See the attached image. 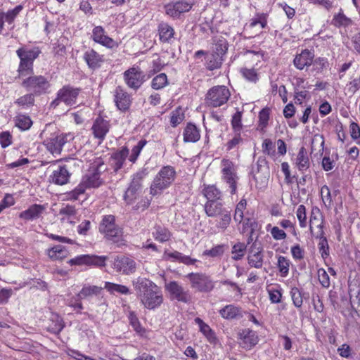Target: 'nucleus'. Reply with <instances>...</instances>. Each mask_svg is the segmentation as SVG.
Instances as JSON below:
<instances>
[{
  "instance_id": "f257e3e1",
  "label": "nucleus",
  "mask_w": 360,
  "mask_h": 360,
  "mask_svg": "<svg viewBox=\"0 0 360 360\" xmlns=\"http://www.w3.org/2000/svg\"><path fill=\"white\" fill-rule=\"evenodd\" d=\"M136 296L143 307L150 310L158 308L163 302V295L160 287L153 281L142 277L133 281Z\"/></svg>"
},
{
  "instance_id": "f03ea898",
  "label": "nucleus",
  "mask_w": 360,
  "mask_h": 360,
  "mask_svg": "<svg viewBox=\"0 0 360 360\" xmlns=\"http://www.w3.org/2000/svg\"><path fill=\"white\" fill-rule=\"evenodd\" d=\"M106 170L104 161L101 158H96L90 163L89 169L83 176L80 184L86 189L90 188H98L103 184V181L101 178V174Z\"/></svg>"
},
{
  "instance_id": "7ed1b4c3",
  "label": "nucleus",
  "mask_w": 360,
  "mask_h": 360,
  "mask_svg": "<svg viewBox=\"0 0 360 360\" xmlns=\"http://www.w3.org/2000/svg\"><path fill=\"white\" fill-rule=\"evenodd\" d=\"M176 171L172 166H164L154 178L150 187V193L153 195L160 194L170 186L174 181Z\"/></svg>"
},
{
  "instance_id": "20e7f679",
  "label": "nucleus",
  "mask_w": 360,
  "mask_h": 360,
  "mask_svg": "<svg viewBox=\"0 0 360 360\" xmlns=\"http://www.w3.org/2000/svg\"><path fill=\"white\" fill-rule=\"evenodd\" d=\"M40 53L39 48L32 49L20 48L16 51V53L20 59L18 70L20 77H27L33 73V62Z\"/></svg>"
},
{
  "instance_id": "39448f33",
  "label": "nucleus",
  "mask_w": 360,
  "mask_h": 360,
  "mask_svg": "<svg viewBox=\"0 0 360 360\" xmlns=\"http://www.w3.org/2000/svg\"><path fill=\"white\" fill-rule=\"evenodd\" d=\"M26 78L23 79L21 85L27 91H30L36 96H41L47 92L50 88L49 81L42 75H34L30 74Z\"/></svg>"
},
{
  "instance_id": "423d86ee",
  "label": "nucleus",
  "mask_w": 360,
  "mask_h": 360,
  "mask_svg": "<svg viewBox=\"0 0 360 360\" xmlns=\"http://www.w3.org/2000/svg\"><path fill=\"white\" fill-rule=\"evenodd\" d=\"M81 92V89L74 87L70 84L63 86L60 89L56 98L51 103V108H56L60 103H63L68 106L77 104V99Z\"/></svg>"
},
{
  "instance_id": "0eeeda50",
  "label": "nucleus",
  "mask_w": 360,
  "mask_h": 360,
  "mask_svg": "<svg viewBox=\"0 0 360 360\" xmlns=\"http://www.w3.org/2000/svg\"><path fill=\"white\" fill-rule=\"evenodd\" d=\"M191 288L200 292H210L214 288V282L210 276L203 273H190L186 276Z\"/></svg>"
},
{
  "instance_id": "6e6552de",
  "label": "nucleus",
  "mask_w": 360,
  "mask_h": 360,
  "mask_svg": "<svg viewBox=\"0 0 360 360\" xmlns=\"http://www.w3.org/2000/svg\"><path fill=\"white\" fill-rule=\"evenodd\" d=\"M147 174V169H143L133 175L131 182L124 195V200L127 204H132L137 199L139 191L141 190V182Z\"/></svg>"
},
{
  "instance_id": "1a4fd4ad",
  "label": "nucleus",
  "mask_w": 360,
  "mask_h": 360,
  "mask_svg": "<svg viewBox=\"0 0 360 360\" xmlns=\"http://www.w3.org/2000/svg\"><path fill=\"white\" fill-rule=\"evenodd\" d=\"M229 97L230 92L226 86H217L208 91L205 100L209 106L217 108L226 103Z\"/></svg>"
},
{
  "instance_id": "9d476101",
  "label": "nucleus",
  "mask_w": 360,
  "mask_h": 360,
  "mask_svg": "<svg viewBox=\"0 0 360 360\" xmlns=\"http://www.w3.org/2000/svg\"><path fill=\"white\" fill-rule=\"evenodd\" d=\"M221 179L226 184H229L231 194H235L237 190L238 176H237L234 165L230 160L223 159L221 160Z\"/></svg>"
},
{
  "instance_id": "9b49d317",
  "label": "nucleus",
  "mask_w": 360,
  "mask_h": 360,
  "mask_svg": "<svg viewBox=\"0 0 360 360\" xmlns=\"http://www.w3.org/2000/svg\"><path fill=\"white\" fill-rule=\"evenodd\" d=\"M124 80L127 86L138 90L146 81V75L138 67H132L124 72Z\"/></svg>"
},
{
  "instance_id": "f8f14e48",
  "label": "nucleus",
  "mask_w": 360,
  "mask_h": 360,
  "mask_svg": "<svg viewBox=\"0 0 360 360\" xmlns=\"http://www.w3.org/2000/svg\"><path fill=\"white\" fill-rule=\"evenodd\" d=\"M193 6V2L191 0H179L166 4L165 11L171 18L179 19L183 13L188 12Z\"/></svg>"
},
{
  "instance_id": "ddd939ff",
  "label": "nucleus",
  "mask_w": 360,
  "mask_h": 360,
  "mask_svg": "<svg viewBox=\"0 0 360 360\" xmlns=\"http://www.w3.org/2000/svg\"><path fill=\"white\" fill-rule=\"evenodd\" d=\"M99 231L104 233L108 239L113 240L121 235V230L115 224V217L113 215L103 217L100 225Z\"/></svg>"
},
{
  "instance_id": "4468645a",
  "label": "nucleus",
  "mask_w": 360,
  "mask_h": 360,
  "mask_svg": "<svg viewBox=\"0 0 360 360\" xmlns=\"http://www.w3.org/2000/svg\"><path fill=\"white\" fill-rule=\"evenodd\" d=\"M251 174L256 184H266L269 177V169L266 158L259 156L255 165L252 166Z\"/></svg>"
},
{
  "instance_id": "2eb2a0df",
  "label": "nucleus",
  "mask_w": 360,
  "mask_h": 360,
  "mask_svg": "<svg viewBox=\"0 0 360 360\" xmlns=\"http://www.w3.org/2000/svg\"><path fill=\"white\" fill-rule=\"evenodd\" d=\"M165 289L170 295L172 300H177L183 303H188L191 300L189 291L186 290L176 281H170L165 285Z\"/></svg>"
},
{
  "instance_id": "dca6fc26",
  "label": "nucleus",
  "mask_w": 360,
  "mask_h": 360,
  "mask_svg": "<svg viewBox=\"0 0 360 360\" xmlns=\"http://www.w3.org/2000/svg\"><path fill=\"white\" fill-rule=\"evenodd\" d=\"M72 137L70 134L52 135L44 141L46 149L52 154L60 155L63 146Z\"/></svg>"
},
{
  "instance_id": "f3484780",
  "label": "nucleus",
  "mask_w": 360,
  "mask_h": 360,
  "mask_svg": "<svg viewBox=\"0 0 360 360\" xmlns=\"http://www.w3.org/2000/svg\"><path fill=\"white\" fill-rule=\"evenodd\" d=\"M113 269L119 273L129 275L135 272L136 262L125 256H117L112 263Z\"/></svg>"
},
{
  "instance_id": "a211bd4d",
  "label": "nucleus",
  "mask_w": 360,
  "mask_h": 360,
  "mask_svg": "<svg viewBox=\"0 0 360 360\" xmlns=\"http://www.w3.org/2000/svg\"><path fill=\"white\" fill-rule=\"evenodd\" d=\"M114 100L117 108L122 112H127L129 110L132 99L122 86H118L115 90Z\"/></svg>"
},
{
  "instance_id": "6ab92c4d",
  "label": "nucleus",
  "mask_w": 360,
  "mask_h": 360,
  "mask_svg": "<svg viewBox=\"0 0 360 360\" xmlns=\"http://www.w3.org/2000/svg\"><path fill=\"white\" fill-rule=\"evenodd\" d=\"M314 53L309 49H304L300 53L297 54L293 60L294 65L297 69L302 70L304 68H309L313 63Z\"/></svg>"
},
{
  "instance_id": "aec40b11",
  "label": "nucleus",
  "mask_w": 360,
  "mask_h": 360,
  "mask_svg": "<svg viewBox=\"0 0 360 360\" xmlns=\"http://www.w3.org/2000/svg\"><path fill=\"white\" fill-rule=\"evenodd\" d=\"M240 345L245 349H250L258 342V338L255 332L250 329H244L239 333Z\"/></svg>"
},
{
  "instance_id": "412c9836",
  "label": "nucleus",
  "mask_w": 360,
  "mask_h": 360,
  "mask_svg": "<svg viewBox=\"0 0 360 360\" xmlns=\"http://www.w3.org/2000/svg\"><path fill=\"white\" fill-rule=\"evenodd\" d=\"M109 122L101 117H98L92 126V131L95 138L103 141L109 131Z\"/></svg>"
},
{
  "instance_id": "4be33fe9",
  "label": "nucleus",
  "mask_w": 360,
  "mask_h": 360,
  "mask_svg": "<svg viewBox=\"0 0 360 360\" xmlns=\"http://www.w3.org/2000/svg\"><path fill=\"white\" fill-rule=\"evenodd\" d=\"M92 38L94 41L108 48H112L115 44L112 38L105 34L104 29L101 26H96L94 28Z\"/></svg>"
},
{
  "instance_id": "5701e85b",
  "label": "nucleus",
  "mask_w": 360,
  "mask_h": 360,
  "mask_svg": "<svg viewBox=\"0 0 360 360\" xmlns=\"http://www.w3.org/2000/svg\"><path fill=\"white\" fill-rule=\"evenodd\" d=\"M46 207L44 205L34 204L20 213L19 217L26 221H32L41 217Z\"/></svg>"
},
{
  "instance_id": "b1692460",
  "label": "nucleus",
  "mask_w": 360,
  "mask_h": 360,
  "mask_svg": "<svg viewBox=\"0 0 360 360\" xmlns=\"http://www.w3.org/2000/svg\"><path fill=\"white\" fill-rule=\"evenodd\" d=\"M70 174L68 169V165L59 166L50 176L51 181L57 185H64L68 182Z\"/></svg>"
},
{
  "instance_id": "393cba45",
  "label": "nucleus",
  "mask_w": 360,
  "mask_h": 360,
  "mask_svg": "<svg viewBox=\"0 0 360 360\" xmlns=\"http://www.w3.org/2000/svg\"><path fill=\"white\" fill-rule=\"evenodd\" d=\"M129 149L127 147H122L120 150H117L111 155V165L115 172H117L122 167L126 158L129 155Z\"/></svg>"
},
{
  "instance_id": "a878e982",
  "label": "nucleus",
  "mask_w": 360,
  "mask_h": 360,
  "mask_svg": "<svg viewBox=\"0 0 360 360\" xmlns=\"http://www.w3.org/2000/svg\"><path fill=\"white\" fill-rule=\"evenodd\" d=\"M206 214L210 217H216L219 216L225 210L223 204L219 200L207 201L204 206Z\"/></svg>"
},
{
  "instance_id": "bb28decb",
  "label": "nucleus",
  "mask_w": 360,
  "mask_h": 360,
  "mask_svg": "<svg viewBox=\"0 0 360 360\" xmlns=\"http://www.w3.org/2000/svg\"><path fill=\"white\" fill-rule=\"evenodd\" d=\"M84 59L89 68L95 70L98 68L103 61V56L94 49L86 51L84 54Z\"/></svg>"
},
{
  "instance_id": "cd10ccee",
  "label": "nucleus",
  "mask_w": 360,
  "mask_h": 360,
  "mask_svg": "<svg viewBox=\"0 0 360 360\" xmlns=\"http://www.w3.org/2000/svg\"><path fill=\"white\" fill-rule=\"evenodd\" d=\"M219 314L225 319H236L243 317L240 307L233 304H228L219 310Z\"/></svg>"
},
{
  "instance_id": "c85d7f7f",
  "label": "nucleus",
  "mask_w": 360,
  "mask_h": 360,
  "mask_svg": "<svg viewBox=\"0 0 360 360\" xmlns=\"http://www.w3.org/2000/svg\"><path fill=\"white\" fill-rule=\"evenodd\" d=\"M158 30L159 32L160 40L163 43H169L175 33L173 27L164 22H162L158 25Z\"/></svg>"
},
{
  "instance_id": "c756f323",
  "label": "nucleus",
  "mask_w": 360,
  "mask_h": 360,
  "mask_svg": "<svg viewBox=\"0 0 360 360\" xmlns=\"http://www.w3.org/2000/svg\"><path fill=\"white\" fill-rule=\"evenodd\" d=\"M103 290L102 287L97 285H84L77 297L82 300H89L93 296L99 295Z\"/></svg>"
},
{
  "instance_id": "7c9ffc66",
  "label": "nucleus",
  "mask_w": 360,
  "mask_h": 360,
  "mask_svg": "<svg viewBox=\"0 0 360 360\" xmlns=\"http://www.w3.org/2000/svg\"><path fill=\"white\" fill-rule=\"evenodd\" d=\"M353 23L352 20L347 17L343 12L342 8H340L338 13L334 14L331 24L335 27H347Z\"/></svg>"
},
{
  "instance_id": "2f4dec72",
  "label": "nucleus",
  "mask_w": 360,
  "mask_h": 360,
  "mask_svg": "<svg viewBox=\"0 0 360 360\" xmlns=\"http://www.w3.org/2000/svg\"><path fill=\"white\" fill-rule=\"evenodd\" d=\"M200 138V131L195 124L189 123L184 131V141L185 142L198 141Z\"/></svg>"
},
{
  "instance_id": "473e14b6",
  "label": "nucleus",
  "mask_w": 360,
  "mask_h": 360,
  "mask_svg": "<svg viewBox=\"0 0 360 360\" xmlns=\"http://www.w3.org/2000/svg\"><path fill=\"white\" fill-rule=\"evenodd\" d=\"M47 255L51 260H62L68 255V251L63 245H55L47 250Z\"/></svg>"
},
{
  "instance_id": "72a5a7b5",
  "label": "nucleus",
  "mask_w": 360,
  "mask_h": 360,
  "mask_svg": "<svg viewBox=\"0 0 360 360\" xmlns=\"http://www.w3.org/2000/svg\"><path fill=\"white\" fill-rule=\"evenodd\" d=\"M295 164L298 169L301 172L306 171L309 167V160L304 147L300 148L296 158Z\"/></svg>"
},
{
  "instance_id": "f704fd0d",
  "label": "nucleus",
  "mask_w": 360,
  "mask_h": 360,
  "mask_svg": "<svg viewBox=\"0 0 360 360\" xmlns=\"http://www.w3.org/2000/svg\"><path fill=\"white\" fill-rule=\"evenodd\" d=\"M103 288L107 290L111 295H115L116 293L120 295L131 294V291L127 286L111 282H105Z\"/></svg>"
},
{
  "instance_id": "c9c22d12",
  "label": "nucleus",
  "mask_w": 360,
  "mask_h": 360,
  "mask_svg": "<svg viewBox=\"0 0 360 360\" xmlns=\"http://www.w3.org/2000/svg\"><path fill=\"white\" fill-rule=\"evenodd\" d=\"M213 41L214 46L212 51L224 57L228 50V42L226 39L222 36H217L213 38Z\"/></svg>"
},
{
  "instance_id": "e433bc0d",
  "label": "nucleus",
  "mask_w": 360,
  "mask_h": 360,
  "mask_svg": "<svg viewBox=\"0 0 360 360\" xmlns=\"http://www.w3.org/2000/svg\"><path fill=\"white\" fill-rule=\"evenodd\" d=\"M15 126L21 131L28 130L33 122L29 115L19 114L14 117Z\"/></svg>"
},
{
  "instance_id": "4c0bfd02",
  "label": "nucleus",
  "mask_w": 360,
  "mask_h": 360,
  "mask_svg": "<svg viewBox=\"0 0 360 360\" xmlns=\"http://www.w3.org/2000/svg\"><path fill=\"white\" fill-rule=\"evenodd\" d=\"M204 196L210 200H220L221 198V191L216 187L214 185H208L205 186L202 190Z\"/></svg>"
},
{
  "instance_id": "58836bf2",
  "label": "nucleus",
  "mask_w": 360,
  "mask_h": 360,
  "mask_svg": "<svg viewBox=\"0 0 360 360\" xmlns=\"http://www.w3.org/2000/svg\"><path fill=\"white\" fill-rule=\"evenodd\" d=\"M155 239L160 243L168 241L171 238L170 231L165 227L156 226L155 231L153 232Z\"/></svg>"
},
{
  "instance_id": "ea45409f",
  "label": "nucleus",
  "mask_w": 360,
  "mask_h": 360,
  "mask_svg": "<svg viewBox=\"0 0 360 360\" xmlns=\"http://www.w3.org/2000/svg\"><path fill=\"white\" fill-rule=\"evenodd\" d=\"M36 96L32 94V93L27 94L19 97L15 101V103L22 108L27 109L30 108L34 105L35 99L34 97Z\"/></svg>"
},
{
  "instance_id": "a19ab883",
  "label": "nucleus",
  "mask_w": 360,
  "mask_h": 360,
  "mask_svg": "<svg viewBox=\"0 0 360 360\" xmlns=\"http://www.w3.org/2000/svg\"><path fill=\"white\" fill-rule=\"evenodd\" d=\"M223 61V57L219 56V53H215L212 51L210 56L207 57V68L210 70H213L219 68Z\"/></svg>"
},
{
  "instance_id": "79ce46f5",
  "label": "nucleus",
  "mask_w": 360,
  "mask_h": 360,
  "mask_svg": "<svg viewBox=\"0 0 360 360\" xmlns=\"http://www.w3.org/2000/svg\"><path fill=\"white\" fill-rule=\"evenodd\" d=\"M107 256H98L96 255H87V265L96 267H104L106 265Z\"/></svg>"
},
{
  "instance_id": "37998d69",
  "label": "nucleus",
  "mask_w": 360,
  "mask_h": 360,
  "mask_svg": "<svg viewBox=\"0 0 360 360\" xmlns=\"http://www.w3.org/2000/svg\"><path fill=\"white\" fill-rule=\"evenodd\" d=\"M64 326L63 319L58 316H54L51 319V323L48 326V330L53 334H59Z\"/></svg>"
},
{
  "instance_id": "c03bdc74",
  "label": "nucleus",
  "mask_w": 360,
  "mask_h": 360,
  "mask_svg": "<svg viewBox=\"0 0 360 360\" xmlns=\"http://www.w3.org/2000/svg\"><path fill=\"white\" fill-rule=\"evenodd\" d=\"M312 71L317 73H321L324 70H326L329 67V62L327 58L323 57H319L313 59L312 63Z\"/></svg>"
},
{
  "instance_id": "a18cd8bd",
  "label": "nucleus",
  "mask_w": 360,
  "mask_h": 360,
  "mask_svg": "<svg viewBox=\"0 0 360 360\" xmlns=\"http://www.w3.org/2000/svg\"><path fill=\"white\" fill-rule=\"evenodd\" d=\"M247 246L243 243H237L232 247L231 253L233 255L232 259L233 260H240L245 255Z\"/></svg>"
},
{
  "instance_id": "49530a36",
  "label": "nucleus",
  "mask_w": 360,
  "mask_h": 360,
  "mask_svg": "<svg viewBox=\"0 0 360 360\" xmlns=\"http://www.w3.org/2000/svg\"><path fill=\"white\" fill-rule=\"evenodd\" d=\"M290 296L293 304L297 308H301L303 304V292L297 287H293L290 290Z\"/></svg>"
},
{
  "instance_id": "de8ad7c7",
  "label": "nucleus",
  "mask_w": 360,
  "mask_h": 360,
  "mask_svg": "<svg viewBox=\"0 0 360 360\" xmlns=\"http://www.w3.org/2000/svg\"><path fill=\"white\" fill-rule=\"evenodd\" d=\"M263 254H259L258 252L254 254H249L248 262L250 266L260 269L263 265Z\"/></svg>"
},
{
  "instance_id": "09e8293b",
  "label": "nucleus",
  "mask_w": 360,
  "mask_h": 360,
  "mask_svg": "<svg viewBox=\"0 0 360 360\" xmlns=\"http://www.w3.org/2000/svg\"><path fill=\"white\" fill-rule=\"evenodd\" d=\"M247 205L246 200L242 199L236 205L233 219L237 223H241L244 219L243 212Z\"/></svg>"
},
{
  "instance_id": "8fccbe9b",
  "label": "nucleus",
  "mask_w": 360,
  "mask_h": 360,
  "mask_svg": "<svg viewBox=\"0 0 360 360\" xmlns=\"http://www.w3.org/2000/svg\"><path fill=\"white\" fill-rule=\"evenodd\" d=\"M240 72L243 77L250 82L256 83L259 80V75L254 68H243Z\"/></svg>"
},
{
  "instance_id": "3c124183",
  "label": "nucleus",
  "mask_w": 360,
  "mask_h": 360,
  "mask_svg": "<svg viewBox=\"0 0 360 360\" xmlns=\"http://www.w3.org/2000/svg\"><path fill=\"white\" fill-rule=\"evenodd\" d=\"M290 260L287 259L285 257L279 256L278 257V268L280 272V274L283 277L287 276L289 272L290 267Z\"/></svg>"
},
{
  "instance_id": "603ef678",
  "label": "nucleus",
  "mask_w": 360,
  "mask_h": 360,
  "mask_svg": "<svg viewBox=\"0 0 360 360\" xmlns=\"http://www.w3.org/2000/svg\"><path fill=\"white\" fill-rule=\"evenodd\" d=\"M225 250V245H217L214 247H213L210 250H205L202 255L210 257L212 258L215 257H220L224 255Z\"/></svg>"
},
{
  "instance_id": "864d4df0",
  "label": "nucleus",
  "mask_w": 360,
  "mask_h": 360,
  "mask_svg": "<svg viewBox=\"0 0 360 360\" xmlns=\"http://www.w3.org/2000/svg\"><path fill=\"white\" fill-rule=\"evenodd\" d=\"M167 84V77L165 73H160L155 77L151 83L153 89L158 90L162 89Z\"/></svg>"
},
{
  "instance_id": "5fc2aeb1",
  "label": "nucleus",
  "mask_w": 360,
  "mask_h": 360,
  "mask_svg": "<svg viewBox=\"0 0 360 360\" xmlns=\"http://www.w3.org/2000/svg\"><path fill=\"white\" fill-rule=\"evenodd\" d=\"M22 8V5H18L13 9L8 11L6 13L1 12V13L5 18V21L11 24L14 21Z\"/></svg>"
},
{
  "instance_id": "6e6d98bb",
  "label": "nucleus",
  "mask_w": 360,
  "mask_h": 360,
  "mask_svg": "<svg viewBox=\"0 0 360 360\" xmlns=\"http://www.w3.org/2000/svg\"><path fill=\"white\" fill-rule=\"evenodd\" d=\"M219 216H221V219L217 224V227L222 231H224L228 228L231 223V212L226 209Z\"/></svg>"
},
{
  "instance_id": "4d7b16f0",
  "label": "nucleus",
  "mask_w": 360,
  "mask_h": 360,
  "mask_svg": "<svg viewBox=\"0 0 360 360\" xmlns=\"http://www.w3.org/2000/svg\"><path fill=\"white\" fill-rule=\"evenodd\" d=\"M270 109L269 108H263L259 113V127L262 130L266 127L269 120Z\"/></svg>"
},
{
  "instance_id": "13d9d810",
  "label": "nucleus",
  "mask_w": 360,
  "mask_h": 360,
  "mask_svg": "<svg viewBox=\"0 0 360 360\" xmlns=\"http://www.w3.org/2000/svg\"><path fill=\"white\" fill-rule=\"evenodd\" d=\"M146 140H141L138 142V143L134 146L131 150V153L129 155V160L130 162L134 163L136 160H137L142 148L145 146L146 144Z\"/></svg>"
},
{
  "instance_id": "bf43d9fd",
  "label": "nucleus",
  "mask_w": 360,
  "mask_h": 360,
  "mask_svg": "<svg viewBox=\"0 0 360 360\" xmlns=\"http://www.w3.org/2000/svg\"><path fill=\"white\" fill-rule=\"evenodd\" d=\"M86 188L79 184L74 190L65 193L66 199L69 200H76L79 196L84 193Z\"/></svg>"
},
{
  "instance_id": "052dcab7",
  "label": "nucleus",
  "mask_w": 360,
  "mask_h": 360,
  "mask_svg": "<svg viewBox=\"0 0 360 360\" xmlns=\"http://www.w3.org/2000/svg\"><path fill=\"white\" fill-rule=\"evenodd\" d=\"M318 278L322 287L328 288L330 286V278L325 269L318 270Z\"/></svg>"
},
{
  "instance_id": "680f3d73",
  "label": "nucleus",
  "mask_w": 360,
  "mask_h": 360,
  "mask_svg": "<svg viewBox=\"0 0 360 360\" xmlns=\"http://www.w3.org/2000/svg\"><path fill=\"white\" fill-rule=\"evenodd\" d=\"M297 217L299 220L300 225L301 227H306L307 226V214H306V208L303 205H299L297 210Z\"/></svg>"
},
{
  "instance_id": "e2e57ef3",
  "label": "nucleus",
  "mask_w": 360,
  "mask_h": 360,
  "mask_svg": "<svg viewBox=\"0 0 360 360\" xmlns=\"http://www.w3.org/2000/svg\"><path fill=\"white\" fill-rule=\"evenodd\" d=\"M242 112L237 111L233 116L231 120V125L235 131H240L242 127L241 123Z\"/></svg>"
},
{
  "instance_id": "0e129e2a",
  "label": "nucleus",
  "mask_w": 360,
  "mask_h": 360,
  "mask_svg": "<svg viewBox=\"0 0 360 360\" xmlns=\"http://www.w3.org/2000/svg\"><path fill=\"white\" fill-rule=\"evenodd\" d=\"M82 299H79L77 295L76 297H72L70 299H68L67 300V304L74 309H78L79 311H77V313L81 314V310L84 308L82 303L80 301Z\"/></svg>"
},
{
  "instance_id": "69168bd1",
  "label": "nucleus",
  "mask_w": 360,
  "mask_h": 360,
  "mask_svg": "<svg viewBox=\"0 0 360 360\" xmlns=\"http://www.w3.org/2000/svg\"><path fill=\"white\" fill-rule=\"evenodd\" d=\"M184 119V115L181 112V110H176L172 112L171 116L170 122L173 127H176L180 124Z\"/></svg>"
},
{
  "instance_id": "338daca9",
  "label": "nucleus",
  "mask_w": 360,
  "mask_h": 360,
  "mask_svg": "<svg viewBox=\"0 0 360 360\" xmlns=\"http://www.w3.org/2000/svg\"><path fill=\"white\" fill-rule=\"evenodd\" d=\"M319 250L321 257L325 259L329 255V245L326 238L320 240L319 243Z\"/></svg>"
},
{
  "instance_id": "774afa93",
  "label": "nucleus",
  "mask_w": 360,
  "mask_h": 360,
  "mask_svg": "<svg viewBox=\"0 0 360 360\" xmlns=\"http://www.w3.org/2000/svg\"><path fill=\"white\" fill-rule=\"evenodd\" d=\"M12 143V136L8 131H3L0 133V144L2 148H5Z\"/></svg>"
}]
</instances>
